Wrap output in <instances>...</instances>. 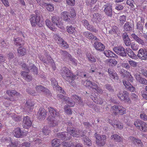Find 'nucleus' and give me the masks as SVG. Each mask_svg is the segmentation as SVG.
I'll use <instances>...</instances> for the list:
<instances>
[{
    "label": "nucleus",
    "mask_w": 147,
    "mask_h": 147,
    "mask_svg": "<svg viewBox=\"0 0 147 147\" xmlns=\"http://www.w3.org/2000/svg\"><path fill=\"white\" fill-rule=\"evenodd\" d=\"M61 71L62 76L69 82L71 83L76 79V75H74L68 68L65 67H63L61 68Z\"/></svg>",
    "instance_id": "f257e3e1"
},
{
    "label": "nucleus",
    "mask_w": 147,
    "mask_h": 147,
    "mask_svg": "<svg viewBox=\"0 0 147 147\" xmlns=\"http://www.w3.org/2000/svg\"><path fill=\"white\" fill-rule=\"evenodd\" d=\"M30 21L31 25L33 26H35L37 25L40 27H41L43 23L42 21L40 20V17L39 14H36L35 16L34 15H32Z\"/></svg>",
    "instance_id": "f03ea898"
},
{
    "label": "nucleus",
    "mask_w": 147,
    "mask_h": 147,
    "mask_svg": "<svg viewBox=\"0 0 147 147\" xmlns=\"http://www.w3.org/2000/svg\"><path fill=\"white\" fill-rule=\"evenodd\" d=\"M83 84L86 87H90V89L91 90L94 92H100L102 91L101 89L99 87L97 86V85L95 83H92L89 80H84L82 81Z\"/></svg>",
    "instance_id": "7ed1b4c3"
},
{
    "label": "nucleus",
    "mask_w": 147,
    "mask_h": 147,
    "mask_svg": "<svg viewBox=\"0 0 147 147\" xmlns=\"http://www.w3.org/2000/svg\"><path fill=\"white\" fill-rule=\"evenodd\" d=\"M111 110L114 115H117L118 113L123 115L126 113V109L119 105H114L111 106Z\"/></svg>",
    "instance_id": "20e7f679"
},
{
    "label": "nucleus",
    "mask_w": 147,
    "mask_h": 147,
    "mask_svg": "<svg viewBox=\"0 0 147 147\" xmlns=\"http://www.w3.org/2000/svg\"><path fill=\"white\" fill-rule=\"evenodd\" d=\"M101 5H103L104 8V11L107 15L111 17L112 15V10L111 5L110 3L102 2Z\"/></svg>",
    "instance_id": "39448f33"
},
{
    "label": "nucleus",
    "mask_w": 147,
    "mask_h": 147,
    "mask_svg": "<svg viewBox=\"0 0 147 147\" xmlns=\"http://www.w3.org/2000/svg\"><path fill=\"white\" fill-rule=\"evenodd\" d=\"M134 125L141 131H145L147 130V124L140 119H138L135 121Z\"/></svg>",
    "instance_id": "423d86ee"
},
{
    "label": "nucleus",
    "mask_w": 147,
    "mask_h": 147,
    "mask_svg": "<svg viewBox=\"0 0 147 147\" xmlns=\"http://www.w3.org/2000/svg\"><path fill=\"white\" fill-rule=\"evenodd\" d=\"M94 135L96 139V144L100 146L104 145L106 141V136L102 135V136H101L97 134L96 133Z\"/></svg>",
    "instance_id": "0eeeda50"
},
{
    "label": "nucleus",
    "mask_w": 147,
    "mask_h": 147,
    "mask_svg": "<svg viewBox=\"0 0 147 147\" xmlns=\"http://www.w3.org/2000/svg\"><path fill=\"white\" fill-rule=\"evenodd\" d=\"M113 51L118 55L122 57L127 56V53L124 48L121 46L116 47L113 49Z\"/></svg>",
    "instance_id": "6e6552de"
},
{
    "label": "nucleus",
    "mask_w": 147,
    "mask_h": 147,
    "mask_svg": "<svg viewBox=\"0 0 147 147\" xmlns=\"http://www.w3.org/2000/svg\"><path fill=\"white\" fill-rule=\"evenodd\" d=\"M51 20L52 23L54 26L56 25L59 28L61 29H63L64 26L63 24L60 21V18L59 17L57 16H54L52 17Z\"/></svg>",
    "instance_id": "1a4fd4ad"
},
{
    "label": "nucleus",
    "mask_w": 147,
    "mask_h": 147,
    "mask_svg": "<svg viewBox=\"0 0 147 147\" xmlns=\"http://www.w3.org/2000/svg\"><path fill=\"white\" fill-rule=\"evenodd\" d=\"M34 106V103L31 100H29L27 101L25 104L23 109L24 111L25 112L29 113L32 111Z\"/></svg>",
    "instance_id": "9d476101"
},
{
    "label": "nucleus",
    "mask_w": 147,
    "mask_h": 147,
    "mask_svg": "<svg viewBox=\"0 0 147 147\" xmlns=\"http://www.w3.org/2000/svg\"><path fill=\"white\" fill-rule=\"evenodd\" d=\"M71 135L74 137H81L85 136V133L84 131L75 128L71 129V131L69 132Z\"/></svg>",
    "instance_id": "9b49d317"
},
{
    "label": "nucleus",
    "mask_w": 147,
    "mask_h": 147,
    "mask_svg": "<svg viewBox=\"0 0 147 147\" xmlns=\"http://www.w3.org/2000/svg\"><path fill=\"white\" fill-rule=\"evenodd\" d=\"M32 122L30 118L28 116L24 117L22 123V126L24 128L28 129L31 126Z\"/></svg>",
    "instance_id": "f8f14e48"
},
{
    "label": "nucleus",
    "mask_w": 147,
    "mask_h": 147,
    "mask_svg": "<svg viewBox=\"0 0 147 147\" xmlns=\"http://www.w3.org/2000/svg\"><path fill=\"white\" fill-rule=\"evenodd\" d=\"M59 53L61 55L63 59H65L67 58L69 59L74 63H75V59L72 58L71 55L67 51L60 50L59 51Z\"/></svg>",
    "instance_id": "ddd939ff"
},
{
    "label": "nucleus",
    "mask_w": 147,
    "mask_h": 147,
    "mask_svg": "<svg viewBox=\"0 0 147 147\" xmlns=\"http://www.w3.org/2000/svg\"><path fill=\"white\" fill-rule=\"evenodd\" d=\"M83 35L86 38L91 40H94V41L98 40L97 37L93 35L92 34L88 31H86L83 33Z\"/></svg>",
    "instance_id": "4468645a"
},
{
    "label": "nucleus",
    "mask_w": 147,
    "mask_h": 147,
    "mask_svg": "<svg viewBox=\"0 0 147 147\" xmlns=\"http://www.w3.org/2000/svg\"><path fill=\"white\" fill-rule=\"evenodd\" d=\"M128 94L126 92H119L117 95L118 98L121 100H125L129 102L130 101V99L128 97Z\"/></svg>",
    "instance_id": "2eb2a0df"
},
{
    "label": "nucleus",
    "mask_w": 147,
    "mask_h": 147,
    "mask_svg": "<svg viewBox=\"0 0 147 147\" xmlns=\"http://www.w3.org/2000/svg\"><path fill=\"white\" fill-rule=\"evenodd\" d=\"M24 132L21 130L20 127H17L13 131V134L14 136L17 138H22L24 136Z\"/></svg>",
    "instance_id": "dca6fc26"
},
{
    "label": "nucleus",
    "mask_w": 147,
    "mask_h": 147,
    "mask_svg": "<svg viewBox=\"0 0 147 147\" xmlns=\"http://www.w3.org/2000/svg\"><path fill=\"white\" fill-rule=\"evenodd\" d=\"M94 47L96 50L99 51H103L105 48L103 44L100 42H98V41H95L94 44Z\"/></svg>",
    "instance_id": "f3484780"
},
{
    "label": "nucleus",
    "mask_w": 147,
    "mask_h": 147,
    "mask_svg": "<svg viewBox=\"0 0 147 147\" xmlns=\"http://www.w3.org/2000/svg\"><path fill=\"white\" fill-rule=\"evenodd\" d=\"M123 82L125 88L128 89V91L131 92H134L135 91V88L131 85L128 81H127L125 80H123Z\"/></svg>",
    "instance_id": "a211bd4d"
},
{
    "label": "nucleus",
    "mask_w": 147,
    "mask_h": 147,
    "mask_svg": "<svg viewBox=\"0 0 147 147\" xmlns=\"http://www.w3.org/2000/svg\"><path fill=\"white\" fill-rule=\"evenodd\" d=\"M46 111L43 108H40L39 109L38 113V117L40 119H44L46 116Z\"/></svg>",
    "instance_id": "6ab92c4d"
},
{
    "label": "nucleus",
    "mask_w": 147,
    "mask_h": 147,
    "mask_svg": "<svg viewBox=\"0 0 147 147\" xmlns=\"http://www.w3.org/2000/svg\"><path fill=\"white\" fill-rule=\"evenodd\" d=\"M128 139L134 144H135L136 143L139 147H142L144 146L141 141L138 138H136L134 137L130 136L129 137Z\"/></svg>",
    "instance_id": "aec40b11"
},
{
    "label": "nucleus",
    "mask_w": 147,
    "mask_h": 147,
    "mask_svg": "<svg viewBox=\"0 0 147 147\" xmlns=\"http://www.w3.org/2000/svg\"><path fill=\"white\" fill-rule=\"evenodd\" d=\"M131 38L134 39L137 42L140 44L145 45V42L143 40L139 38L137 35L134 33L131 34Z\"/></svg>",
    "instance_id": "412c9836"
},
{
    "label": "nucleus",
    "mask_w": 147,
    "mask_h": 147,
    "mask_svg": "<svg viewBox=\"0 0 147 147\" xmlns=\"http://www.w3.org/2000/svg\"><path fill=\"white\" fill-rule=\"evenodd\" d=\"M108 70L109 76L111 78L116 80L118 79L117 75L113 69L109 68Z\"/></svg>",
    "instance_id": "4be33fe9"
},
{
    "label": "nucleus",
    "mask_w": 147,
    "mask_h": 147,
    "mask_svg": "<svg viewBox=\"0 0 147 147\" xmlns=\"http://www.w3.org/2000/svg\"><path fill=\"white\" fill-rule=\"evenodd\" d=\"M145 54L144 49H141L139 51L137 55L138 57L142 60H146L147 56Z\"/></svg>",
    "instance_id": "5701e85b"
},
{
    "label": "nucleus",
    "mask_w": 147,
    "mask_h": 147,
    "mask_svg": "<svg viewBox=\"0 0 147 147\" xmlns=\"http://www.w3.org/2000/svg\"><path fill=\"white\" fill-rule=\"evenodd\" d=\"M102 16L99 13H95L93 14L92 20L93 22H100L102 19Z\"/></svg>",
    "instance_id": "b1692460"
},
{
    "label": "nucleus",
    "mask_w": 147,
    "mask_h": 147,
    "mask_svg": "<svg viewBox=\"0 0 147 147\" xmlns=\"http://www.w3.org/2000/svg\"><path fill=\"white\" fill-rule=\"evenodd\" d=\"M126 52L128 56L132 59H134L136 57V55L130 48L125 49Z\"/></svg>",
    "instance_id": "393cba45"
},
{
    "label": "nucleus",
    "mask_w": 147,
    "mask_h": 147,
    "mask_svg": "<svg viewBox=\"0 0 147 147\" xmlns=\"http://www.w3.org/2000/svg\"><path fill=\"white\" fill-rule=\"evenodd\" d=\"M22 76H23L24 78L26 80L30 81L32 78L31 75L28 74L27 72L25 71H21V72Z\"/></svg>",
    "instance_id": "a878e982"
},
{
    "label": "nucleus",
    "mask_w": 147,
    "mask_h": 147,
    "mask_svg": "<svg viewBox=\"0 0 147 147\" xmlns=\"http://www.w3.org/2000/svg\"><path fill=\"white\" fill-rule=\"evenodd\" d=\"M48 109L50 114L52 117H55L59 115V113L57 112L53 108L49 107L48 108Z\"/></svg>",
    "instance_id": "bb28decb"
},
{
    "label": "nucleus",
    "mask_w": 147,
    "mask_h": 147,
    "mask_svg": "<svg viewBox=\"0 0 147 147\" xmlns=\"http://www.w3.org/2000/svg\"><path fill=\"white\" fill-rule=\"evenodd\" d=\"M136 80L140 83L147 85V80L145 79L142 78L139 75H137L136 76Z\"/></svg>",
    "instance_id": "cd10ccee"
},
{
    "label": "nucleus",
    "mask_w": 147,
    "mask_h": 147,
    "mask_svg": "<svg viewBox=\"0 0 147 147\" xmlns=\"http://www.w3.org/2000/svg\"><path fill=\"white\" fill-rule=\"evenodd\" d=\"M14 44L17 46H20L23 45L24 44V41L22 40L21 38H18L14 39Z\"/></svg>",
    "instance_id": "c85d7f7f"
},
{
    "label": "nucleus",
    "mask_w": 147,
    "mask_h": 147,
    "mask_svg": "<svg viewBox=\"0 0 147 147\" xmlns=\"http://www.w3.org/2000/svg\"><path fill=\"white\" fill-rule=\"evenodd\" d=\"M133 28L132 25L129 22H126L124 26V29L127 31H132Z\"/></svg>",
    "instance_id": "c756f323"
},
{
    "label": "nucleus",
    "mask_w": 147,
    "mask_h": 147,
    "mask_svg": "<svg viewBox=\"0 0 147 147\" xmlns=\"http://www.w3.org/2000/svg\"><path fill=\"white\" fill-rule=\"evenodd\" d=\"M36 90L37 91H42V92H48L49 90L46 88L40 85H37L35 87Z\"/></svg>",
    "instance_id": "7c9ffc66"
},
{
    "label": "nucleus",
    "mask_w": 147,
    "mask_h": 147,
    "mask_svg": "<svg viewBox=\"0 0 147 147\" xmlns=\"http://www.w3.org/2000/svg\"><path fill=\"white\" fill-rule=\"evenodd\" d=\"M45 23L46 25L51 30L53 31H55L56 30V29L54 28V26L53 25V23H52L51 21L47 19L45 20Z\"/></svg>",
    "instance_id": "2f4dec72"
},
{
    "label": "nucleus",
    "mask_w": 147,
    "mask_h": 147,
    "mask_svg": "<svg viewBox=\"0 0 147 147\" xmlns=\"http://www.w3.org/2000/svg\"><path fill=\"white\" fill-rule=\"evenodd\" d=\"M45 23L46 25L51 30L53 31H55L56 30V29L54 28V26L53 25V23H52L51 21L47 19L45 20Z\"/></svg>",
    "instance_id": "473e14b6"
},
{
    "label": "nucleus",
    "mask_w": 147,
    "mask_h": 147,
    "mask_svg": "<svg viewBox=\"0 0 147 147\" xmlns=\"http://www.w3.org/2000/svg\"><path fill=\"white\" fill-rule=\"evenodd\" d=\"M60 15L61 18L63 19L64 21H69V19L68 18V17L69 16L68 12L66 11H63L61 13Z\"/></svg>",
    "instance_id": "72a5a7b5"
},
{
    "label": "nucleus",
    "mask_w": 147,
    "mask_h": 147,
    "mask_svg": "<svg viewBox=\"0 0 147 147\" xmlns=\"http://www.w3.org/2000/svg\"><path fill=\"white\" fill-rule=\"evenodd\" d=\"M67 32L70 34H73L74 35L75 33L76 32L75 28L72 26V25H70V26H67Z\"/></svg>",
    "instance_id": "f704fd0d"
},
{
    "label": "nucleus",
    "mask_w": 147,
    "mask_h": 147,
    "mask_svg": "<svg viewBox=\"0 0 147 147\" xmlns=\"http://www.w3.org/2000/svg\"><path fill=\"white\" fill-rule=\"evenodd\" d=\"M86 57L88 61L91 63H95L96 61V58L94 56L90 54H86Z\"/></svg>",
    "instance_id": "c9c22d12"
},
{
    "label": "nucleus",
    "mask_w": 147,
    "mask_h": 147,
    "mask_svg": "<svg viewBox=\"0 0 147 147\" xmlns=\"http://www.w3.org/2000/svg\"><path fill=\"white\" fill-rule=\"evenodd\" d=\"M65 124L67 125V132H70L71 130V129L74 128L73 127L74 126V123L72 122H71L70 121H67L66 122Z\"/></svg>",
    "instance_id": "e433bc0d"
},
{
    "label": "nucleus",
    "mask_w": 147,
    "mask_h": 147,
    "mask_svg": "<svg viewBox=\"0 0 147 147\" xmlns=\"http://www.w3.org/2000/svg\"><path fill=\"white\" fill-rule=\"evenodd\" d=\"M119 29L116 26H113L112 28V29L109 31V33L111 35H114L117 34L118 31Z\"/></svg>",
    "instance_id": "4c0bfd02"
},
{
    "label": "nucleus",
    "mask_w": 147,
    "mask_h": 147,
    "mask_svg": "<svg viewBox=\"0 0 147 147\" xmlns=\"http://www.w3.org/2000/svg\"><path fill=\"white\" fill-rule=\"evenodd\" d=\"M64 100L65 101L66 103L68 104L70 107H73L75 104V102L71 100L69 97H65L64 98Z\"/></svg>",
    "instance_id": "58836bf2"
},
{
    "label": "nucleus",
    "mask_w": 147,
    "mask_h": 147,
    "mask_svg": "<svg viewBox=\"0 0 147 147\" xmlns=\"http://www.w3.org/2000/svg\"><path fill=\"white\" fill-rule=\"evenodd\" d=\"M111 138L113 139L115 142H120L122 140V138L118 135L114 134L111 136Z\"/></svg>",
    "instance_id": "ea45409f"
},
{
    "label": "nucleus",
    "mask_w": 147,
    "mask_h": 147,
    "mask_svg": "<svg viewBox=\"0 0 147 147\" xmlns=\"http://www.w3.org/2000/svg\"><path fill=\"white\" fill-rule=\"evenodd\" d=\"M106 61L108 62L109 65L111 66H115L117 63V61L114 59H108Z\"/></svg>",
    "instance_id": "a19ab883"
},
{
    "label": "nucleus",
    "mask_w": 147,
    "mask_h": 147,
    "mask_svg": "<svg viewBox=\"0 0 147 147\" xmlns=\"http://www.w3.org/2000/svg\"><path fill=\"white\" fill-rule=\"evenodd\" d=\"M18 53L19 56H23L26 53V49L25 48L19 47L18 49Z\"/></svg>",
    "instance_id": "79ce46f5"
},
{
    "label": "nucleus",
    "mask_w": 147,
    "mask_h": 147,
    "mask_svg": "<svg viewBox=\"0 0 147 147\" xmlns=\"http://www.w3.org/2000/svg\"><path fill=\"white\" fill-rule=\"evenodd\" d=\"M53 37L58 43L60 44L62 43L63 39L57 34H55Z\"/></svg>",
    "instance_id": "37998d69"
},
{
    "label": "nucleus",
    "mask_w": 147,
    "mask_h": 147,
    "mask_svg": "<svg viewBox=\"0 0 147 147\" xmlns=\"http://www.w3.org/2000/svg\"><path fill=\"white\" fill-rule=\"evenodd\" d=\"M30 67H31L30 68V70H31V71L34 72L35 74H37L38 71L37 67L33 63L30 64Z\"/></svg>",
    "instance_id": "c03bdc74"
},
{
    "label": "nucleus",
    "mask_w": 147,
    "mask_h": 147,
    "mask_svg": "<svg viewBox=\"0 0 147 147\" xmlns=\"http://www.w3.org/2000/svg\"><path fill=\"white\" fill-rule=\"evenodd\" d=\"M96 75L99 79H102L105 78V76L104 73L102 71L96 72Z\"/></svg>",
    "instance_id": "a18cd8bd"
},
{
    "label": "nucleus",
    "mask_w": 147,
    "mask_h": 147,
    "mask_svg": "<svg viewBox=\"0 0 147 147\" xmlns=\"http://www.w3.org/2000/svg\"><path fill=\"white\" fill-rule=\"evenodd\" d=\"M86 28L90 32H94L96 33L98 31L92 25H90V24H89V25L88 26H87Z\"/></svg>",
    "instance_id": "49530a36"
},
{
    "label": "nucleus",
    "mask_w": 147,
    "mask_h": 147,
    "mask_svg": "<svg viewBox=\"0 0 147 147\" xmlns=\"http://www.w3.org/2000/svg\"><path fill=\"white\" fill-rule=\"evenodd\" d=\"M44 6L47 7V9L49 11H52L54 10V7L53 5L50 4L45 3Z\"/></svg>",
    "instance_id": "de8ad7c7"
},
{
    "label": "nucleus",
    "mask_w": 147,
    "mask_h": 147,
    "mask_svg": "<svg viewBox=\"0 0 147 147\" xmlns=\"http://www.w3.org/2000/svg\"><path fill=\"white\" fill-rule=\"evenodd\" d=\"M59 140L57 139H54L51 141V144L53 146L57 147L59 145Z\"/></svg>",
    "instance_id": "09e8293b"
},
{
    "label": "nucleus",
    "mask_w": 147,
    "mask_h": 147,
    "mask_svg": "<svg viewBox=\"0 0 147 147\" xmlns=\"http://www.w3.org/2000/svg\"><path fill=\"white\" fill-rule=\"evenodd\" d=\"M64 109L65 113L69 114H72L71 110L67 105H65L64 106Z\"/></svg>",
    "instance_id": "8fccbe9b"
},
{
    "label": "nucleus",
    "mask_w": 147,
    "mask_h": 147,
    "mask_svg": "<svg viewBox=\"0 0 147 147\" xmlns=\"http://www.w3.org/2000/svg\"><path fill=\"white\" fill-rule=\"evenodd\" d=\"M64 135H65L64 136L65 140H69L71 138V134L69 132H64Z\"/></svg>",
    "instance_id": "3c124183"
},
{
    "label": "nucleus",
    "mask_w": 147,
    "mask_h": 147,
    "mask_svg": "<svg viewBox=\"0 0 147 147\" xmlns=\"http://www.w3.org/2000/svg\"><path fill=\"white\" fill-rule=\"evenodd\" d=\"M119 20L120 23L123 25L126 21V16L124 15L121 16L119 17Z\"/></svg>",
    "instance_id": "603ef678"
},
{
    "label": "nucleus",
    "mask_w": 147,
    "mask_h": 147,
    "mask_svg": "<svg viewBox=\"0 0 147 147\" xmlns=\"http://www.w3.org/2000/svg\"><path fill=\"white\" fill-rule=\"evenodd\" d=\"M84 140L86 144L88 146H90L92 145L91 140L87 137H85L84 138Z\"/></svg>",
    "instance_id": "864d4df0"
},
{
    "label": "nucleus",
    "mask_w": 147,
    "mask_h": 147,
    "mask_svg": "<svg viewBox=\"0 0 147 147\" xmlns=\"http://www.w3.org/2000/svg\"><path fill=\"white\" fill-rule=\"evenodd\" d=\"M137 28L141 31L143 30V25L140 22V21L137 22Z\"/></svg>",
    "instance_id": "5fc2aeb1"
},
{
    "label": "nucleus",
    "mask_w": 147,
    "mask_h": 147,
    "mask_svg": "<svg viewBox=\"0 0 147 147\" xmlns=\"http://www.w3.org/2000/svg\"><path fill=\"white\" fill-rule=\"evenodd\" d=\"M46 61H47V63H46V64H47L48 63L50 64L51 65H53L54 64V63L53 59H52L51 57L49 56H47Z\"/></svg>",
    "instance_id": "6e6d98bb"
},
{
    "label": "nucleus",
    "mask_w": 147,
    "mask_h": 147,
    "mask_svg": "<svg viewBox=\"0 0 147 147\" xmlns=\"http://www.w3.org/2000/svg\"><path fill=\"white\" fill-rule=\"evenodd\" d=\"M98 92H92L91 95V98L93 100H97L98 99Z\"/></svg>",
    "instance_id": "4d7b16f0"
},
{
    "label": "nucleus",
    "mask_w": 147,
    "mask_h": 147,
    "mask_svg": "<svg viewBox=\"0 0 147 147\" xmlns=\"http://www.w3.org/2000/svg\"><path fill=\"white\" fill-rule=\"evenodd\" d=\"M65 135H64V132L58 134H57V136L59 139L62 140H65L64 136Z\"/></svg>",
    "instance_id": "13d9d810"
},
{
    "label": "nucleus",
    "mask_w": 147,
    "mask_h": 147,
    "mask_svg": "<svg viewBox=\"0 0 147 147\" xmlns=\"http://www.w3.org/2000/svg\"><path fill=\"white\" fill-rule=\"evenodd\" d=\"M111 125L115 127L118 128L120 129H121L123 128V125L119 123H117L116 124H111Z\"/></svg>",
    "instance_id": "bf43d9fd"
},
{
    "label": "nucleus",
    "mask_w": 147,
    "mask_h": 147,
    "mask_svg": "<svg viewBox=\"0 0 147 147\" xmlns=\"http://www.w3.org/2000/svg\"><path fill=\"white\" fill-rule=\"evenodd\" d=\"M12 119L14 121L18 122L21 121L22 119L21 116L15 115L12 117Z\"/></svg>",
    "instance_id": "052dcab7"
},
{
    "label": "nucleus",
    "mask_w": 147,
    "mask_h": 147,
    "mask_svg": "<svg viewBox=\"0 0 147 147\" xmlns=\"http://www.w3.org/2000/svg\"><path fill=\"white\" fill-rule=\"evenodd\" d=\"M70 14L71 16V18L72 17L73 18H74L76 16V14L74 9H71L70 11Z\"/></svg>",
    "instance_id": "680f3d73"
},
{
    "label": "nucleus",
    "mask_w": 147,
    "mask_h": 147,
    "mask_svg": "<svg viewBox=\"0 0 147 147\" xmlns=\"http://www.w3.org/2000/svg\"><path fill=\"white\" fill-rule=\"evenodd\" d=\"M51 81L52 85L53 87L58 86V83L55 78H52L51 79Z\"/></svg>",
    "instance_id": "e2e57ef3"
},
{
    "label": "nucleus",
    "mask_w": 147,
    "mask_h": 147,
    "mask_svg": "<svg viewBox=\"0 0 147 147\" xmlns=\"http://www.w3.org/2000/svg\"><path fill=\"white\" fill-rule=\"evenodd\" d=\"M84 127L86 129H89L92 126V125L90 124V123L87 122H84L83 123Z\"/></svg>",
    "instance_id": "0e129e2a"
},
{
    "label": "nucleus",
    "mask_w": 147,
    "mask_h": 147,
    "mask_svg": "<svg viewBox=\"0 0 147 147\" xmlns=\"http://www.w3.org/2000/svg\"><path fill=\"white\" fill-rule=\"evenodd\" d=\"M124 43L126 46H129L131 44L130 40L129 38L125 39L124 40Z\"/></svg>",
    "instance_id": "69168bd1"
},
{
    "label": "nucleus",
    "mask_w": 147,
    "mask_h": 147,
    "mask_svg": "<svg viewBox=\"0 0 147 147\" xmlns=\"http://www.w3.org/2000/svg\"><path fill=\"white\" fill-rule=\"evenodd\" d=\"M140 116L141 119L144 121L147 120V115L145 113H141Z\"/></svg>",
    "instance_id": "338daca9"
},
{
    "label": "nucleus",
    "mask_w": 147,
    "mask_h": 147,
    "mask_svg": "<svg viewBox=\"0 0 147 147\" xmlns=\"http://www.w3.org/2000/svg\"><path fill=\"white\" fill-rule=\"evenodd\" d=\"M18 144L17 142L11 143L10 144L7 146V147H17Z\"/></svg>",
    "instance_id": "774afa93"
}]
</instances>
